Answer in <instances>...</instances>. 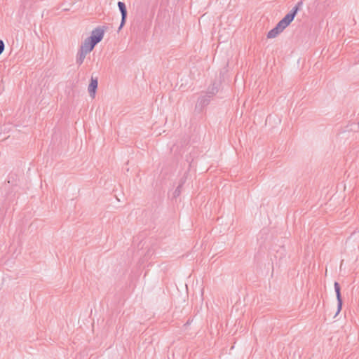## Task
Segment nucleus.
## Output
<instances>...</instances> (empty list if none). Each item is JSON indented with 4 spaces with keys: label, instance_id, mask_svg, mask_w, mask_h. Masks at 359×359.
<instances>
[{
    "label": "nucleus",
    "instance_id": "10",
    "mask_svg": "<svg viewBox=\"0 0 359 359\" xmlns=\"http://www.w3.org/2000/svg\"><path fill=\"white\" fill-rule=\"evenodd\" d=\"M280 32H282L281 30L277 26H276L274 28H273L268 32L267 38L268 39L275 38Z\"/></svg>",
    "mask_w": 359,
    "mask_h": 359
},
{
    "label": "nucleus",
    "instance_id": "12",
    "mask_svg": "<svg viewBox=\"0 0 359 359\" xmlns=\"http://www.w3.org/2000/svg\"><path fill=\"white\" fill-rule=\"evenodd\" d=\"M181 187L182 185L180 184L177 188L174 191V196L175 197H177L180 194V189H181Z\"/></svg>",
    "mask_w": 359,
    "mask_h": 359
},
{
    "label": "nucleus",
    "instance_id": "3",
    "mask_svg": "<svg viewBox=\"0 0 359 359\" xmlns=\"http://www.w3.org/2000/svg\"><path fill=\"white\" fill-rule=\"evenodd\" d=\"M303 3L302 1H299L294 7L283 18V19L287 22V24H290L294 17L296 16L298 11L301 8Z\"/></svg>",
    "mask_w": 359,
    "mask_h": 359
},
{
    "label": "nucleus",
    "instance_id": "7",
    "mask_svg": "<svg viewBox=\"0 0 359 359\" xmlns=\"http://www.w3.org/2000/svg\"><path fill=\"white\" fill-rule=\"evenodd\" d=\"M96 44H94L88 38H86L83 43L81 46L80 50L86 53H89L93 50Z\"/></svg>",
    "mask_w": 359,
    "mask_h": 359
},
{
    "label": "nucleus",
    "instance_id": "2",
    "mask_svg": "<svg viewBox=\"0 0 359 359\" xmlns=\"http://www.w3.org/2000/svg\"><path fill=\"white\" fill-rule=\"evenodd\" d=\"M211 100V95H202L198 98L197 102L196 104L195 109L198 112L203 111L204 107L209 104Z\"/></svg>",
    "mask_w": 359,
    "mask_h": 359
},
{
    "label": "nucleus",
    "instance_id": "1",
    "mask_svg": "<svg viewBox=\"0 0 359 359\" xmlns=\"http://www.w3.org/2000/svg\"><path fill=\"white\" fill-rule=\"evenodd\" d=\"M104 29L102 27H97L91 32L90 36L88 37L94 44H97L103 39Z\"/></svg>",
    "mask_w": 359,
    "mask_h": 359
},
{
    "label": "nucleus",
    "instance_id": "6",
    "mask_svg": "<svg viewBox=\"0 0 359 359\" xmlns=\"http://www.w3.org/2000/svg\"><path fill=\"white\" fill-rule=\"evenodd\" d=\"M98 80L97 78L91 77L90 84L88 88V90L90 97H95L96 90L97 88Z\"/></svg>",
    "mask_w": 359,
    "mask_h": 359
},
{
    "label": "nucleus",
    "instance_id": "9",
    "mask_svg": "<svg viewBox=\"0 0 359 359\" xmlns=\"http://www.w3.org/2000/svg\"><path fill=\"white\" fill-rule=\"evenodd\" d=\"M87 54L88 53H86L79 49L77 53V55H76V64H78L79 65H81L83 62L84 59Z\"/></svg>",
    "mask_w": 359,
    "mask_h": 359
},
{
    "label": "nucleus",
    "instance_id": "4",
    "mask_svg": "<svg viewBox=\"0 0 359 359\" xmlns=\"http://www.w3.org/2000/svg\"><path fill=\"white\" fill-rule=\"evenodd\" d=\"M117 5H118V9L121 12V21L120 26L118 27V31H120L122 29V27L124 26V25L126 22L127 8H126V6L124 2L118 1Z\"/></svg>",
    "mask_w": 359,
    "mask_h": 359
},
{
    "label": "nucleus",
    "instance_id": "8",
    "mask_svg": "<svg viewBox=\"0 0 359 359\" xmlns=\"http://www.w3.org/2000/svg\"><path fill=\"white\" fill-rule=\"evenodd\" d=\"M218 85L216 83H214L211 86L208 88L206 95H211V98L217 93L218 92Z\"/></svg>",
    "mask_w": 359,
    "mask_h": 359
},
{
    "label": "nucleus",
    "instance_id": "5",
    "mask_svg": "<svg viewBox=\"0 0 359 359\" xmlns=\"http://www.w3.org/2000/svg\"><path fill=\"white\" fill-rule=\"evenodd\" d=\"M334 290L336 293L337 300V312L336 314H338L341 310L342 307V299L341 295V288L339 283L335 282L334 284Z\"/></svg>",
    "mask_w": 359,
    "mask_h": 359
},
{
    "label": "nucleus",
    "instance_id": "13",
    "mask_svg": "<svg viewBox=\"0 0 359 359\" xmlns=\"http://www.w3.org/2000/svg\"><path fill=\"white\" fill-rule=\"evenodd\" d=\"M5 45L2 40H0V55L3 53L4 50Z\"/></svg>",
    "mask_w": 359,
    "mask_h": 359
},
{
    "label": "nucleus",
    "instance_id": "11",
    "mask_svg": "<svg viewBox=\"0 0 359 359\" xmlns=\"http://www.w3.org/2000/svg\"><path fill=\"white\" fill-rule=\"evenodd\" d=\"M289 24L283 18L276 25V26L283 32Z\"/></svg>",
    "mask_w": 359,
    "mask_h": 359
}]
</instances>
